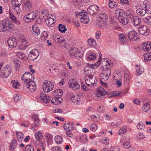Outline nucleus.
<instances>
[{
  "label": "nucleus",
  "mask_w": 151,
  "mask_h": 151,
  "mask_svg": "<svg viewBox=\"0 0 151 151\" xmlns=\"http://www.w3.org/2000/svg\"><path fill=\"white\" fill-rule=\"evenodd\" d=\"M10 18L13 20L14 22L18 24H19L20 23V22L19 21H17L16 19V17L13 14H12L10 15Z\"/></svg>",
  "instance_id": "55"
},
{
  "label": "nucleus",
  "mask_w": 151,
  "mask_h": 151,
  "mask_svg": "<svg viewBox=\"0 0 151 151\" xmlns=\"http://www.w3.org/2000/svg\"><path fill=\"white\" fill-rule=\"evenodd\" d=\"M91 130L93 131H95L97 128V126L95 124H92L90 126Z\"/></svg>",
  "instance_id": "52"
},
{
  "label": "nucleus",
  "mask_w": 151,
  "mask_h": 151,
  "mask_svg": "<svg viewBox=\"0 0 151 151\" xmlns=\"http://www.w3.org/2000/svg\"><path fill=\"white\" fill-rule=\"evenodd\" d=\"M105 110V108L103 106H99L98 109V111L101 113L104 112Z\"/></svg>",
  "instance_id": "61"
},
{
  "label": "nucleus",
  "mask_w": 151,
  "mask_h": 151,
  "mask_svg": "<svg viewBox=\"0 0 151 151\" xmlns=\"http://www.w3.org/2000/svg\"><path fill=\"white\" fill-rule=\"evenodd\" d=\"M98 6L96 5H92L87 9L88 12L91 15H94L99 10Z\"/></svg>",
  "instance_id": "13"
},
{
  "label": "nucleus",
  "mask_w": 151,
  "mask_h": 151,
  "mask_svg": "<svg viewBox=\"0 0 151 151\" xmlns=\"http://www.w3.org/2000/svg\"><path fill=\"white\" fill-rule=\"evenodd\" d=\"M12 84L13 88L15 89L18 88L19 87L20 83L19 82L15 81V80H13L11 81Z\"/></svg>",
  "instance_id": "43"
},
{
  "label": "nucleus",
  "mask_w": 151,
  "mask_h": 151,
  "mask_svg": "<svg viewBox=\"0 0 151 151\" xmlns=\"http://www.w3.org/2000/svg\"><path fill=\"white\" fill-rule=\"evenodd\" d=\"M87 42L90 46H94L96 45V42L95 40L93 38L88 39Z\"/></svg>",
  "instance_id": "40"
},
{
  "label": "nucleus",
  "mask_w": 151,
  "mask_h": 151,
  "mask_svg": "<svg viewBox=\"0 0 151 151\" xmlns=\"http://www.w3.org/2000/svg\"><path fill=\"white\" fill-rule=\"evenodd\" d=\"M48 37V35L47 32H44L43 33V34L42 35L41 37L42 39H43L45 40L47 39Z\"/></svg>",
  "instance_id": "60"
},
{
  "label": "nucleus",
  "mask_w": 151,
  "mask_h": 151,
  "mask_svg": "<svg viewBox=\"0 0 151 151\" xmlns=\"http://www.w3.org/2000/svg\"><path fill=\"white\" fill-rule=\"evenodd\" d=\"M128 36V37L132 40H137L139 39L138 34L134 31L129 32Z\"/></svg>",
  "instance_id": "11"
},
{
  "label": "nucleus",
  "mask_w": 151,
  "mask_h": 151,
  "mask_svg": "<svg viewBox=\"0 0 151 151\" xmlns=\"http://www.w3.org/2000/svg\"><path fill=\"white\" fill-rule=\"evenodd\" d=\"M128 18L134 26L139 25L141 22L140 18L134 16L131 14L128 15Z\"/></svg>",
  "instance_id": "8"
},
{
  "label": "nucleus",
  "mask_w": 151,
  "mask_h": 151,
  "mask_svg": "<svg viewBox=\"0 0 151 151\" xmlns=\"http://www.w3.org/2000/svg\"><path fill=\"white\" fill-rule=\"evenodd\" d=\"M102 22H103L102 24H101V27L103 29H105L107 28L108 26V24L107 23L106 21H102Z\"/></svg>",
  "instance_id": "58"
},
{
  "label": "nucleus",
  "mask_w": 151,
  "mask_h": 151,
  "mask_svg": "<svg viewBox=\"0 0 151 151\" xmlns=\"http://www.w3.org/2000/svg\"><path fill=\"white\" fill-rule=\"evenodd\" d=\"M68 84L69 88H71L73 90L78 89L80 86L78 81L76 79H70L69 80Z\"/></svg>",
  "instance_id": "7"
},
{
  "label": "nucleus",
  "mask_w": 151,
  "mask_h": 151,
  "mask_svg": "<svg viewBox=\"0 0 151 151\" xmlns=\"http://www.w3.org/2000/svg\"><path fill=\"white\" fill-rule=\"evenodd\" d=\"M8 46L11 48L15 47L17 46V40L15 38L10 37L7 41Z\"/></svg>",
  "instance_id": "15"
},
{
  "label": "nucleus",
  "mask_w": 151,
  "mask_h": 151,
  "mask_svg": "<svg viewBox=\"0 0 151 151\" xmlns=\"http://www.w3.org/2000/svg\"><path fill=\"white\" fill-rule=\"evenodd\" d=\"M137 127L140 130H143L145 128V125L142 123H138L137 125Z\"/></svg>",
  "instance_id": "53"
},
{
  "label": "nucleus",
  "mask_w": 151,
  "mask_h": 151,
  "mask_svg": "<svg viewBox=\"0 0 151 151\" xmlns=\"http://www.w3.org/2000/svg\"><path fill=\"white\" fill-rule=\"evenodd\" d=\"M96 53L91 52H89L87 54V59L88 60H93L96 58Z\"/></svg>",
  "instance_id": "28"
},
{
  "label": "nucleus",
  "mask_w": 151,
  "mask_h": 151,
  "mask_svg": "<svg viewBox=\"0 0 151 151\" xmlns=\"http://www.w3.org/2000/svg\"><path fill=\"white\" fill-rule=\"evenodd\" d=\"M40 98L44 102L46 103H48L50 100L49 96H46L45 94L43 93L40 94Z\"/></svg>",
  "instance_id": "23"
},
{
  "label": "nucleus",
  "mask_w": 151,
  "mask_h": 151,
  "mask_svg": "<svg viewBox=\"0 0 151 151\" xmlns=\"http://www.w3.org/2000/svg\"><path fill=\"white\" fill-rule=\"evenodd\" d=\"M21 5L20 3H19L16 6H12V8L14 11V12H16L17 14H18L21 12V9L20 8Z\"/></svg>",
  "instance_id": "36"
},
{
  "label": "nucleus",
  "mask_w": 151,
  "mask_h": 151,
  "mask_svg": "<svg viewBox=\"0 0 151 151\" xmlns=\"http://www.w3.org/2000/svg\"><path fill=\"white\" fill-rule=\"evenodd\" d=\"M14 25L12 22L9 20L0 22V31L3 32L13 28Z\"/></svg>",
  "instance_id": "2"
},
{
  "label": "nucleus",
  "mask_w": 151,
  "mask_h": 151,
  "mask_svg": "<svg viewBox=\"0 0 151 151\" xmlns=\"http://www.w3.org/2000/svg\"><path fill=\"white\" fill-rule=\"evenodd\" d=\"M144 60L145 62L151 60V52H148L145 55Z\"/></svg>",
  "instance_id": "45"
},
{
  "label": "nucleus",
  "mask_w": 151,
  "mask_h": 151,
  "mask_svg": "<svg viewBox=\"0 0 151 151\" xmlns=\"http://www.w3.org/2000/svg\"><path fill=\"white\" fill-rule=\"evenodd\" d=\"M17 146V142L15 139H13L10 143L9 149L11 151H13Z\"/></svg>",
  "instance_id": "31"
},
{
  "label": "nucleus",
  "mask_w": 151,
  "mask_h": 151,
  "mask_svg": "<svg viewBox=\"0 0 151 151\" xmlns=\"http://www.w3.org/2000/svg\"><path fill=\"white\" fill-rule=\"evenodd\" d=\"M138 30L140 34L142 35H147L149 32V30L146 26H142L139 28Z\"/></svg>",
  "instance_id": "18"
},
{
  "label": "nucleus",
  "mask_w": 151,
  "mask_h": 151,
  "mask_svg": "<svg viewBox=\"0 0 151 151\" xmlns=\"http://www.w3.org/2000/svg\"><path fill=\"white\" fill-rule=\"evenodd\" d=\"M32 119L34 120V124L35 126H38L40 124V120L38 115L36 114H34L32 116Z\"/></svg>",
  "instance_id": "29"
},
{
  "label": "nucleus",
  "mask_w": 151,
  "mask_h": 151,
  "mask_svg": "<svg viewBox=\"0 0 151 151\" xmlns=\"http://www.w3.org/2000/svg\"><path fill=\"white\" fill-rule=\"evenodd\" d=\"M80 21L81 22L84 24H87L89 22V18L87 16L85 17H81Z\"/></svg>",
  "instance_id": "44"
},
{
  "label": "nucleus",
  "mask_w": 151,
  "mask_h": 151,
  "mask_svg": "<svg viewBox=\"0 0 151 151\" xmlns=\"http://www.w3.org/2000/svg\"><path fill=\"white\" fill-rule=\"evenodd\" d=\"M28 46L27 40L25 39L22 40L20 42L18 45L19 48L21 50L25 49Z\"/></svg>",
  "instance_id": "21"
},
{
  "label": "nucleus",
  "mask_w": 151,
  "mask_h": 151,
  "mask_svg": "<svg viewBox=\"0 0 151 151\" xmlns=\"http://www.w3.org/2000/svg\"><path fill=\"white\" fill-rule=\"evenodd\" d=\"M51 151H61L60 148L57 146L52 147L51 149Z\"/></svg>",
  "instance_id": "63"
},
{
  "label": "nucleus",
  "mask_w": 151,
  "mask_h": 151,
  "mask_svg": "<svg viewBox=\"0 0 151 151\" xmlns=\"http://www.w3.org/2000/svg\"><path fill=\"white\" fill-rule=\"evenodd\" d=\"M144 22L150 25H151V16H149L143 18V19Z\"/></svg>",
  "instance_id": "46"
},
{
  "label": "nucleus",
  "mask_w": 151,
  "mask_h": 151,
  "mask_svg": "<svg viewBox=\"0 0 151 151\" xmlns=\"http://www.w3.org/2000/svg\"><path fill=\"white\" fill-rule=\"evenodd\" d=\"M116 16H118V19L127 16L124 12L122 9H117L115 11Z\"/></svg>",
  "instance_id": "22"
},
{
  "label": "nucleus",
  "mask_w": 151,
  "mask_h": 151,
  "mask_svg": "<svg viewBox=\"0 0 151 151\" xmlns=\"http://www.w3.org/2000/svg\"><path fill=\"white\" fill-rule=\"evenodd\" d=\"M110 150V151H120L119 148L116 147H111Z\"/></svg>",
  "instance_id": "64"
},
{
  "label": "nucleus",
  "mask_w": 151,
  "mask_h": 151,
  "mask_svg": "<svg viewBox=\"0 0 151 151\" xmlns=\"http://www.w3.org/2000/svg\"><path fill=\"white\" fill-rule=\"evenodd\" d=\"M148 2L147 1H144L143 4L141 5L140 8L136 10L137 13L142 16H144L146 13H150L151 11L150 10V6L147 4Z\"/></svg>",
  "instance_id": "1"
},
{
  "label": "nucleus",
  "mask_w": 151,
  "mask_h": 151,
  "mask_svg": "<svg viewBox=\"0 0 151 151\" xmlns=\"http://www.w3.org/2000/svg\"><path fill=\"white\" fill-rule=\"evenodd\" d=\"M59 30L61 33H65L67 30L66 27L62 24H59L58 26Z\"/></svg>",
  "instance_id": "42"
},
{
  "label": "nucleus",
  "mask_w": 151,
  "mask_h": 151,
  "mask_svg": "<svg viewBox=\"0 0 151 151\" xmlns=\"http://www.w3.org/2000/svg\"><path fill=\"white\" fill-rule=\"evenodd\" d=\"M55 92L57 93V95L60 96H61L63 94V91L61 89H57Z\"/></svg>",
  "instance_id": "57"
},
{
  "label": "nucleus",
  "mask_w": 151,
  "mask_h": 151,
  "mask_svg": "<svg viewBox=\"0 0 151 151\" xmlns=\"http://www.w3.org/2000/svg\"><path fill=\"white\" fill-rule=\"evenodd\" d=\"M109 2V6L110 8H113L114 7H116L118 4L114 0H110Z\"/></svg>",
  "instance_id": "38"
},
{
  "label": "nucleus",
  "mask_w": 151,
  "mask_h": 151,
  "mask_svg": "<svg viewBox=\"0 0 151 151\" xmlns=\"http://www.w3.org/2000/svg\"><path fill=\"white\" fill-rule=\"evenodd\" d=\"M119 38L121 42H126L127 39L123 34H121L119 35Z\"/></svg>",
  "instance_id": "51"
},
{
  "label": "nucleus",
  "mask_w": 151,
  "mask_h": 151,
  "mask_svg": "<svg viewBox=\"0 0 151 151\" xmlns=\"http://www.w3.org/2000/svg\"><path fill=\"white\" fill-rule=\"evenodd\" d=\"M35 137L37 140H41L42 138V135L41 132H37L35 134Z\"/></svg>",
  "instance_id": "48"
},
{
  "label": "nucleus",
  "mask_w": 151,
  "mask_h": 151,
  "mask_svg": "<svg viewBox=\"0 0 151 151\" xmlns=\"http://www.w3.org/2000/svg\"><path fill=\"white\" fill-rule=\"evenodd\" d=\"M26 83H29L30 82H34L33 80L34 79V77L32 76V74L29 72L26 73Z\"/></svg>",
  "instance_id": "27"
},
{
  "label": "nucleus",
  "mask_w": 151,
  "mask_h": 151,
  "mask_svg": "<svg viewBox=\"0 0 151 151\" xmlns=\"http://www.w3.org/2000/svg\"><path fill=\"white\" fill-rule=\"evenodd\" d=\"M74 56L78 59H80L82 57L83 54L81 51L79 49H77L75 51Z\"/></svg>",
  "instance_id": "33"
},
{
  "label": "nucleus",
  "mask_w": 151,
  "mask_h": 151,
  "mask_svg": "<svg viewBox=\"0 0 151 151\" xmlns=\"http://www.w3.org/2000/svg\"><path fill=\"white\" fill-rule=\"evenodd\" d=\"M71 100L74 103H77L80 101V99L78 96H72Z\"/></svg>",
  "instance_id": "47"
},
{
  "label": "nucleus",
  "mask_w": 151,
  "mask_h": 151,
  "mask_svg": "<svg viewBox=\"0 0 151 151\" xmlns=\"http://www.w3.org/2000/svg\"><path fill=\"white\" fill-rule=\"evenodd\" d=\"M106 93V92L105 89L101 87L97 89V90L95 92V94L98 97L104 96Z\"/></svg>",
  "instance_id": "16"
},
{
  "label": "nucleus",
  "mask_w": 151,
  "mask_h": 151,
  "mask_svg": "<svg viewBox=\"0 0 151 151\" xmlns=\"http://www.w3.org/2000/svg\"><path fill=\"white\" fill-rule=\"evenodd\" d=\"M63 101L62 98L60 97H53L51 100V102L55 105L60 104Z\"/></svg>",
  "instance_id": "25"
},
{
  "label": "nucleus",
  "mask_w": 151,
  "mask_h": 151,
  "mask_svg": "<svg viewBox=\"0 0 151 151\" xmlns=\"http://www.w3.org/2000/svg\"><path fill=\"white\" fill-rule=\"evenodd\" d=\"M142 50L145 51H149L151 50V43L149 42H146L142 45Z\"/></svg>",
  "instance_id": "20"
},
{
  "label": "nucleus",
  "mask_w": 151,
  "mask_h": 151,
  "mask_svg": "<svg viewBox=\"0 0 151 151\" xmlns=\"http://www.w3.org/2000/svg\"><path fill=\"white\" fill-rule=\"evenodd\" d=\"M38 11L35 10L26 15L23 19L26 22H29L33 21L38 14Z\"/></svg>",
  "instance_id": "4"
},
{
  "label": "nucleus",
  "mask_w": 151,
  "mask_h": 151,
  "mask_svg": "<svg viewBox=\"0 0 151 151\" xmlns=\"http://www.w3.org/2000/svg\"><path fill=\"white\" fill-rule=\"evenodd\" d=\"M128 16H126L125 17H123L122 18H120L118 19L119 21L123 25L127 24L129 22V21L127 19Z\"/></svg>",
  "instance_id": "32"
},
{
  "label": "nucleus",
  "mask_w": 151,
  "mask_h": 151,
  "mask_svg": "<svg viewBox=\"0 0 151 151\" xmlns=\"http://www.w3.org/2000/svg\"><path fill=\"white\" fill-rule=\"evenodd\" d=\"M14 63L16 68H18L20 67L21 61L17 59H15L14 60Z\"/></svg>",
  "instance_id": "50"
},
{
  "label": "nucleus",
  "mask_w": 151,
  "mask_h": 151,
  "mask_svg": "<svg viewBox=\"0 0 151 151\" xmlns=\"http://www.w3.org/2000/svg\"><path fill=\"white\" fill-rule=\"evenodd\" d=\"M24 85L31 92L34 91L36 89V86L35 82L27 83L24 84Z\"/></svg>",
  "instance_id": "17"
},
{
  "label": "nucleus",
  "mask_w": 151,
  "mask_h": 151,
  "mask_svg": "<svg viewBox=\"0 0 151 151\" xmlns=\"http://www.w3.org/2000/svg\"><path fill=\"white\" fill-rule=\"evenodd\" d=\"M150 105L148 103L143 104L142 107V110L144 111H147L150 109Z\"/></svg>",
  "instance_id": "39"
},
{
  "label": "nucleus",
  "mask_w": 151,
  "mask_h": 151,
  "mask_svg": "<svg viewBox=\"0 0 151 151\" xmlns=\"http://www.w3.org/2000/svg\"><path fill=\"white\" fill-rule=\"evenodd\" d=\"M58 42L61 44L62 42H64L65 41V39L62 37H60L57 38Z\"/></svg>",
  "instance_id": "62"
},
{
  "label": "nucleus",
  "mask_w": 151,
  "mask_h": 151,
  "mask_svg": "<svg viewBox=\"0 0 151 151\" xmlns=\"http://www.w3.org/2000/svg\"><path fill=\"white\" fill-rule=\"evenodd\" d=\"M136 72L138 75H140L143 72V69L142 67H138L137 69Z\"/></svg>",
  "instance_id": "56"
},
{
  "label": "nucleus",
  "mask_w": 151,
  "mask_h": 151,
  "mask_svg": "<svg viewBox=\"0 0 151 151\" xmlns=\"http://www.w3.org/2000/svg\"><path fill=\"white\" fill-rule=\"evenodd\" d=\"M2 65V64L0 63V76L3 78H6L9 76L11 72V67L9 65H6L1 69V67Z\"/></svg>",
  "instance_id": "3"
},
{
  "label": "nucleus",
  "mask_w": 151,
  "mask_h": 151,
  "mask_svg": "<svg viewBox=\"0 0 151 151\" xmlns=\"http://www.w3.org/2000/svg\"><path fill=\"white\" fill-rule=\"evenodd\" d=\"M86 83L88 86L92 87L96 85L98 80L96 78L92 75H89L88 78L85 81Z\"/></svg>",
  "instance_id": "6"
},
{
  "label": "nucleus",
  "mask_w": 151,
  "mask_h": 151,
  "mask_svg": "<svg viewBox=\"0 0 151 151\" xmlns=\"http://www.w3.org/2000/svg\"><path fill=\"white\" fill-rule=\"evenodd\" d=\"M45 137L47 140L48 145L51 144L52 140V136L50 134L46 133L45 134Z\"/></svg>",
  "instance_id": "30"
},
{
  "label": "nucleus",
  "mask_w": 151,
  "mask_h": 151,
  "mask_svg": "<svg viewBox=\"0 0 151 151\" xmlns=\"http://www.w3.org/2000/svg\"><path fill=\"white\" fill-rule=\"evenodd\" d=\"M98 20L101 21H105L108 18V16L104 13H101L98 15Z\"/></svg>",
  "instance_id": "26"
},
{
  "label": "nucleus",
  "mask_w": 151,
  "mask_h": 151,
  "mask_svg": "<svg viewBox=\"0 0 151 151\" xmlns=\"http://www.w3.org/2000/svg\"><path fill=\"white\" fill-rule=\"evenodd\" d=\"M121 93V92L119 91H113L111 94L109 93V95L110 97H115L118 96Z\"/></svg>",
  "instance_id": "49"
},
{
  "label": "nucleus",
  "mask_w": 151,
  "mask_h": 151,
  "mask_svg": "<svg viewBox=\"0 0 151 151\" xmlns=\"http://www.w3.org/2000/svg\"><path fill=\"white\" fill-rule=\"evenodd\" d=\"M55 140L58 144H61L63 141V138L60 135H57L55 136Z\"/></svg>",
  "instance_id": "37"
},
{
  "label": "nucleus",
  "mask_w": 151,
  "mask_h": 151,
  "mask_svg": "<svg viewBox=\"0 0 151 151\" xmlns=\"http://www.w3.org/2000/svg\"><path fill=\"white\" fill-rule=\"evenodd\" d=\"M32 7V3L30 0H24L23 6V9L24 12L30 11Z\"/></svg>",
  "instance_id": "10"
},
{
  "label": "nucleus",
  "mask_w": 151,
  "mask_h": 151,
  "mask_svg": "<svg viewBox=\"0 0 151 151\" xmlns=\"http://www.w3.org/2000/svg\"><path fill=\"white\" fill-rule=\"evenodd\" d=\"M126 132V129L125 128H122L120 129L118 132L119 134L120 135L122 134H124Z\"/></svg>",
  "instance_id": "59"
},
{
  "label": "nucleus",
  "mask_w": 151,
  "mask_h": 151,
  "mask_svg": "<svg viewBox=\"0 0 151 151\" xmlns=\"http://www.w3.org/2000/svg\"><path fill=\"white\" fill-rule=\"evenodd\" d=\"M54 16L53 14L49 15L47 16L46 22L49 27H53L54 26L55 23L54 17Z\"/></svg>",
  "instance_id": "14"
},
{
  "label": "nucleus",
  "mask_w": 151,
  "mask_h": 151,
  "mask_svg": "<svg viewBox=\"0 0 151 151\" xmlns=\"http://www.w3.org/2000/svg\"><path fill=\"white\" fill-rule=\"evenodd\" d=\"M34 147L30 145H27L25 148L26 151H33Z\"/></svg>",
  "instance_id": "54"
},
{
  "label": "nucleus",
  "mask_w": 151,
  "mask_h": 151,
  "mask_svg": "<svg viewBox=\"0 0 151 151\" xmlns=\"http://www.w3.org/2000/svg\"><path fill=\"white\" fill-rule=\"evenodd\" d=\"M16 135L17 138V140L19 141H22L24 138V134L21 132L17 131L16 133Z\"/></svg>",
  "instance_id": "35"
},
{
  "label": "nucleus",
  "mask_w": 151,
  "mask_h": 151,
  "mask_svg": "<svg viewBox=\"0 0 151 151\" xmlns=\"http://www.w3.org/2000/svg\"><path fill=\"white\" fill-rule=\"evenodd\" d=\"M64 129L67 131H72L74 129L75 126L74 123H66L63 125Z\"/></svg>",
  "instance_id": "19"
},
{
  "label": "nucleus",
  "mask_w": 151,
  "mask_h": 151,
  "mask_svg": "<svg viewBox=\"0 0 151 151\" xmlns=\"http://www.w3.org/2000/svg\"><path fill=\"white\" fill-rule=\"evenodd\" d=\"M54 85L53 83L48 80H45L43 84V89L45 92H49L53 90Z\"/></svg>",
  "instance_id": "5"
},
{
  "label": "nucleus",
  "mask_w": 151,
  "mask_h": 151,
  "mask_svg": "<svg viewBox=\"0 0 151 151\" xmlns=\"http://www.w3.org/2000/svg\"><path fill=\"white\" fill-rule=\"evenodd\" d=\"M16 55L21 59L26 60L28 59L27 57L23 52H20L16 53Z\"/></svg>",
  "instance_id": "34"
},
{
  "label": "nucleus",
  "mask_w": 151,
  "mask_h": 151,
  "mask_svg": "<svg viewBox=\"0 0 151 151\" xmlns=\"http://www.w3.org/2000/svg\"><path fill=\"white\" fill-rule=\"evenodd\" d=\"M39 54L37 50L34 49L31 50L29 54V59L31 60H34L37 58Z\"/></svg>",
  "instance_id": "12"
},
{
  "label": "nucleus",
  "mask_w": 151,
  "mask_h": 151,
  "mask_svg": "<svg viewBox=\"0 0 151 151\" xmlns=\"http://www.w3.org/2000/svg\"><path fill=\"white\" fill-rule=\"evenodd\" d=\"M111 74L110 70L108 68H106L104 70L100 75L101 79L102 81L107 80Z\"/></svg>",
  "instance_id": "9"
},
{
  "label": "nucleus",
  "mask_w": 151,
  "mask_h": 151,
  "mask_svg": "<svg viewBox=\"0 0 151 151\" xmlns=\"http://www.w3.org/2000/svg\"><path fill=\"white\" fill-rule=\"evenodd\" d=\"M79 140L82 144H85L88 142L86 136L85 135H81L80 137Z\"/></svg>",
  "instance_id": "41"
},
{
  "label": "nucleus",
  "mask_w": 151,
  "mask_h": 151,
  "mask_svg": "<svg viewBox=\"0 0 151 151\" xmlns=\"http://www.w3.org/2000/svg\"><path fill=\"white\" fill-rule=\"evenodd\" d=\"M32 29L33 30L32 34L33 35L37 36L40 34V28L37 25L35 24L33 25Z\"/></svg>",
  "instance_id": "24"
}]
</instances>
